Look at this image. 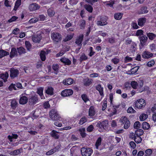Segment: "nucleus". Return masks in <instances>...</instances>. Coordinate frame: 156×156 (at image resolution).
Here are the masks:
<instances>
[{"label":"nucleus","instance_id":"obj_1","mask_svg":"<svg viewBox=\"0 0 156 156\" xmlns=\"http://www.w3.org/2000/svg\"><path fill=\"white\" fill-rule=\"evenodd\" d=\"M51 37L55 43H57L61 41V35L59 33L53 32L51 33Z\"/></svg>","mask_w":156,"mask_h":156},{"label":"nucleus","instance_id":"obj_2","mask_svg":"<svg viewBox=\"0 0 156 156\" xmlns=\"http://www.w3.org/2000/svg\"><path fill=\"white\" fill-rule=\"evenodd\" d=\"M49 115L50 118L54 121L59 120L60 118L57 111L55 109H53L50 111Z\"/></svg>","mask_w":156,"mask_h":156},{"label":"nucleus","instance_id":"obj_3","mask_svg":"<svg viewBox=\"0 0 156 156\" xmlns=\"http://www.w3.org/2000/svg\"><path fill=\"white\" fill-rule=\"evenodd\" d=\"M108 121L105 120L100 123H98L96 126L99 128L98 130L101 132H102L103 130L106 128L108 125Z\"/></svg>","mask_w":156,"mask_h":156},{"label":"nucleus","instance_id":"obj_4","mask_svg":"<svg viewBox=\"0 0 156 156\" xmlns=\"http://www.w3.org/2000/svg\"><path fill=\"white\" fill-rule=\"evenodd\" d=\"M81 151L83 156H90L92 153V150L90 148L83 147L81 149Z\"/></svg>","mask_w":156,"mask_h":156},{"label":"nucleus","instance_id":"obj_5","mask_svg":"<svg viewBox=\"0 0 156 156\" xmlns=\"http://www.w3.org/2000/svg\"><path fill=\"white\" fill-rule=\"evenodd\" d=\"M146 103L145 100L141 99L138 100L135 102V106L138 108H142L146 105Z\"/></svg>","mask_w":156,"mask_h":156},{"label":"nucleus","instance_id":"obj_6","mask_svg":"<svg viewBox=\"0 0 156 156\" xmlns=\"http://www.w3.org/2000/svg\"><path fill=\"white\" fill-rule=\"evenodd\" d=\"M120 121L122 124H124V128L125 129H127L130 126V122L128 119L126 117H121Z\"/></svg>","mask_w":156,"mask_h":156},{"label":"nucleus","instance_id":"obj_7","mask_svg":"<svg viewBox=\"0 0 156 156\" xmlns=\"http://www.w3.org/2000/svg\"><path fill=\"white\" fill-rule=\"evenodd\" d=\"M42 37L41 33H37L32 36V39L33 41L35 43H39Z\"/></svg>","mask_w":156,"mask_h":156},{"label":"nucleus","instance_id":"obj_8","mask_svg":"<svg viewBox=\"0 0 156 156\" xmlns=\"http://www.w3.org/2000/svg\"><path fill=\"white\" fill-rule=\"evenodd\" d=\"M38 98L36 95L32 96L29 99L28 102L30 105H33L36 104L38 101Z\"/></svg>","mask_w":156,"mask_h":156},{"label":"nucleus","instance_id":"obj_9","mask_svg":"<svg viewBox=\"0 0 156 156\" xmlns=\"http://www.w3.org/2000/svg\"><path fill=\"white\" fill-rule=\"evenodd\" d=\"M139 38L140 42V44L142 47H143L147 42L148 39L147 37L144 35L140 36Z\"/></svg>","mask_w":156,"mask_h":156},{"label":"nucleus","instance_id":"obj_10","mask_svg":"<svg viewBox=\"0 0 156 156\" xmlns=\"http://www.w3.org/2000/svg\"><path fill=\"white\" fill-rule=\"evenodd\" d=\"M73 93V91L71 89H66L61 92V95L63 97H67L72 95Z\"/></svg>","mask_w":156,"mask_h":156},{"label":"nucleus","instance_id":"obj_11","mask_svg":"<svg viewBox=\"0 0 156 156\" xmlns=\"http://www.w3.org/2000/svg\"><path fill=\"white\" fill-rule=\"evenodd\" d=\"M10 71V76L12 78H14L15 77H17L19 74V70L17 69L12 68Z\"/></svg>","mask_w":156,"mask_h":156},{"label":"nucleus","instance_id":"obj_12","mask_svg":"<svg viewBox=\"0 0 156 156\" xmlns=\"http://www.w3.org/2000/svg\"><path fill=\"white\" fill-rule=\"evenodd\" d=\"M40 6L36 3H33L30 4L29 6V9L30 11H33L38 9Z\"/></svg>","mask_w":156,"mask_h":156},{"label":"nucleus","instance_id":"obj_13","mask_svg":"<svg viewBox=\"0 0 156 156\" xmlns=\"http://www.w3.org/2000/svg\"><path fill=\"white\" fill-rule=\"evenodd\" d=\"M73 80L70 78L66 79L63 81V83L66 85L72 84L73 83Z\"/></svg>","mask_w":156,"mask_h":156},{"label":"nucleus","instance_id":"obj_14","mask_svg":"<svg viewBox=\"0 0 156 156\" xmlns=\"http://www.w3.org/2000/svg\"><path fill=\"white\" fill-rule=\"evenodd\" d=\"M48 53V51H45L42 50L41 51L40 53V56L41 60L43 61H44L46 59V54Z\"/></svg>","mask_w":156,"mask_h":156},{"label":"nucleus","instance_id":"obj_15","mask_svg":"<svg viewBox=\"0 0 156 156\" xmlns=\"http://www.w3.org/2000/svg\"><path fill=\"white\" fill-rule=\"evenodd\" d=\"M146 21V19L144 17L139 18L138 20V24L140 26L142 27L145 23Z\"/></svg>","mask_w":156,"mask_h":156},{"label":"nucleus","instance_id":"obj_16","mask_svg":"<svg viewBox=\"0 0 156 156\" xmlns=\"http://www.w3.org/2000/svg\"><path fill=\"white\" fill-rule=\"evenodd\" d=\"M83 34L80 35L79 37L76 39L75 41L76 44L79 46L80 45V46H81V43L83 41Z\"/></svg>","mask_w":156,"mask_h":156},{"label":"nucleus","instance_id":"obj_17","mask_svg":"<svg viewBox=\"0 0 156 156\" xmlns=\"http://www.w3.org/2000/svg\"><path fill=\"white\" fill-rule=\"evenodd\" d=\"M27 98L25 96H23L20 98L19 103L20 104L24 105L27 103L28 101Z\"/></svg>","mask_w":156,"mask_h":156},{"label":"nucleus","instance_id":"obj_18","mask_svg":"<svg viewBox=\"0 0 156 156\" xmlns=\"http://www.w3.org/2000/svg\"><path fill=\"white\" fill-rule=\"evenodd\" d=\"M146 35L147 38L148 37L149 39L151 41L153 40L156 37V35L152 33L147 32Z\"/></svg>","mask_w":156,"mask_h":156},{"label":"nucleus","instance_id":"obj_19","mask_svg":"<svg viewBox=\"0 0 156 156\" xmlns=\"http://www.w3.org/2000/svg\"><path fill=\"white\" fill-rule=\"evenodd\" d=\"M60 60L62 62L66 65H69L71 63V61L69 59L65 57L62 58Z\"/></svg>","mask_w":156,"mask_h":156},{"label":"nucleus","instance_id":"obj_20","mask_svg":"<svg viewBox=\"0 0 156 156\" xmlns=\"http://www.w3.org/2000/svg\"><path fill=\"white\" fill-rule=\"evenodd\" d=\"M95 113L94 108L93 106L90 107L89 110V115L90 116L92 117L94 116Z\"/></svg>","mask_w":156,"mask_h":156},{"label":"nucleus","instance_id":"obj_21","mask_svg":"<svg viewBox=\"0 0 156 156\" xmlns=\"http://www.w3.org/2000/svg\"><path fill=\"white\" fill-rule=\"evenodd\" d=\"M153 55L152 53L145 51L143 53L142 56L144 58H147L152 57Z\"/></svg>","mask_w":156,"mask_h":156},{"label":"nucleus","instance_id":"obj_22","mask_svg":"<svg viewBox=\"0 0 156 156\" xmlns=\"http://www.w3.org/2000/svg\"><path fill=\"white\" fill-rule=\"evenodd\" d=\"M17 55V52L16 48H12L10 52V58H13L15 56Z\"/></svg>","mask_w":156,"mask_h":156},{"label":"nucleus","instance_id":"obj_23","mask_svg":"<svg viewBox=\"0 0 156 156\" xmlns=\"http://www.w3.org/2000/svg\"><path fill=\"white\" fill-rule=\"evenodd\" d=\"M96 89L99 92L101 96H104V94L103 92V88L102 87H101V85H98L96 87Z\"/></svg>","mask_w":156,"mask_h":156},{"label":"nucleus","instance_id":"obj_24","mask_svg":"<svg viewBox=\"0 0 156 156\" xmlns=\"http://www.w3.org/2000/svg\"><path fill=\"white\" fill-rule=\"evenodd\" d=\"M59 66L58 64H54L52 66V69L54 71V73L57 74L58 72Z\"/></svg>","mask_w":156,"mask_h":156},{"label":"nucleus","instance_id":"obj_25","mask_svg":"<svg viewBox=\"0 0 156 156\" xmlns=\"http://www.w3.org/2000/svg\"><path fill=\"white\" fill-rule=\"evenodd\" d=\"M8 76L9 74L7 72L5 73L4 74H2L0 75V78L4 80V82H5L7 81Z\"/></svg>","mask_w":156,"mask_h":156},{"label":"nucleus","instance_id":"obj_26","mask_svg":"<svg viewBox=\"0 0 156 156\" xmlns=\"http://www.w3.org/2000/svg\"><path fill=\"white\" fill-rule=\"evenodd\" d=\"M22 149V148H20L14 150L13 151H11L9 154L10 155H18L21 153V151Z\"/></svg>","mask_w":156,"mask_h":156},{"label":"nucleus","instance_id":"obj_27","mask_svg":"<svg viewBox=\"0 0 156 156\" xmlns=\"http://www.w3.org/2000/svg\"><path fill=\"white\" fill-rule=\"evenodd\" d=\"M9 55V53L3 50H0V58Z\"/></svg>","mask_w":156,"mask_h":156},{"label":"nucleus","instance_id":"obj_28","mask_svg":"<svg viewBox=\"0 0 156 156\" xmlns=\"http://www.w3.org/2000/svg\"><path fill=\"white\" fill-rule=\"evenodd\" d=\"M123 13H117L114 15V17L115 20H119L122 18Z\"/></svg>","mask_w":156,"mask_h":156},{"label":"nucleus","instance_id":"obj_29","mask_svg":"<svg viewBox=\"0 0 156 156\" xmlns=\"http://www.w3.org/2000/svg\"><path fill=\"white\" fill-rule=\"evenodd\" d=\"M45 92L48 94L52 95L53 94V89L51 87H48L46 90Z\"/></svg>","mask_w":156,"mask_h":156},{"label":"nucleus","instance_id":"obj_30","mask_svg":"<svg viewBox=\"0 0 156 156\" xmlns=\"http://www.w3.org/2000/svg\"><path fill=\"white\" fill-rule=\"evenodd\" d=\"M17 50L18 53L20 55L26 53V50L23 47H21L18 48H17Z\"/></svg>","mask_w":156,"mask_h":156},{"label":"nucleus","instance_id":"obj_31","mask_svg":"<svg viewBox=\"0 0 156 156\" xmlns=\"http://www.w3.org/2000/svg\"><path fill=\"white\" fill-rule=\"evenodd\" d=\"M48 13L49 16L52 17L54 15L55 12L53 9L50 8L48 9Z\"/></svg>","mask_w":156,"mask_h":156},{"label":"nucleus","instance_id":"obj_32","mask_svg":"<svg viewBox=\"0 0 156 156\" xmlns=\"http://www.w3.org/2000/svg\"><path fill=\"white\" fill-rule=\"evenodd\" d=\"M84 7L89 12H92L93 8L91 6L89 5L86 4L84 5Z\"/></svg>","mask_w":156,"mask_h":156},{"label":"nucleus","instance_id":"obj_33","mask_svg":"<svg viewBox=\"0 0 156 156\" xmlns=\"http://www.w3.org/2000/svg\"><path fill=\"white\" fill-rule=\"evenodd\" d=\"M102 139L101 137H99L96 141L95 144L96 148L97 149H98V147L100 146L101 144Z\"/></svg>","mask_w":156,"mask_h":156},{"label":"nucleus","instance_id":"obj_34","mask_svg":"<svg viewBox=\"0 0 156 156\" xmlns=\"http://www.w3.org/2000/svg\"><path fill=\"white\" fill-rule=\"evenodd\" d=\"M51 135L52 137L55 139H58L59 137L58 133L55 130H53L51 133Z\"/></svg>","mask_w":156,"mask_h":156},{"label":"nucleus","instance_id":"obj_35","mask_svg":"<svg viewBox=\"0 0 156 156\" xmlns=\"http://www.w3.org/2000/svg\"><path fill=\"white\" fill-rule=\"evenodd\" d=\"M21 4V0H17L16 2L14 8V10L16 11L17 8Z\"/></svg>","mask_w":156,"mask_h":156},{"label":"nucleus","instance_id":"obj_36","mask_svg":"<svg viewBox=\"0 0 156 156\" xmlns=\"http://www.w3.org/2000/svg\"><path fill=\"white\" fill-rule=\"evenodd\" d=\"M79 131L80 133L81 136L82 137H85L86 136V134L85 133V129L84 128L80 129Z\"/></svg>","mask_w":156,"mask_h":156},{"label":"nucleus","instance_id":"obj_37","mask_svg":"<svg viewBox=\"0 0 156 156\" xmlns=\"http://www.w3.org/2000/svg\"><path fill=\"white\" fill-rule=\"evenodd\" d=\"M150 127V125L146 122H144L142 123V128L144 129H148Z\"/></svg>","mask_w":156,"mask_h":156},{"label":"nucleus","instance_id":"obj_38","mask_svg":"<svg viewBox=\"0 0 156 156\" xmlns=\"http://www.w3.org/2000/svg\"><path fill=\"white\" fill-rule=\"evenodd\" d=\"M135 133L136 136H140L143 134L144 131L141 129H137L135 131Z\"/></svg>","mask_w":156,"mask_h":156},{"label":"nucleus","instance_id":"obj_39","mask_svg":"<svg viewBox=\"0 0 156 156\" xmlns=\"http://www.w3.org/2000/svg\"><path fill=\"white\" fill-rule=\"evenodd\" d=\"M147 9V8L146 7H142L140 9V11L139 12V14L147 13L148 12V10Z\"/></svg>","mask_w":156,"mask_h":156},{"label":"nucleus","instance_id":"obj_40","mask_svg":"<svg viewBox=\"0 0 156 156\" xmlns=\"http://www.w3.org/2000/svg\"><path fill=\"white\" fill-rule=\"evenodd\" d=\"M148 115L144 113L141 114L140 116V121L145 120L148 118Z\"/></svg>","mask_w":156,"mask_h":156},{"label":"nucleus","instance_id":"obj_41","mask_svg":"<svg viewBox=\"0 0 156 156\" xmlns=\"http://www.w3.org/2000/svg\"><path fill=\"white\" fill-rule=\"evenodd\" d=\"M150 49L151 51L154 52L156 51V44L153 43L149 46Z\"/></svg>","mask_w":156,"mask_h":156},{"label":"nucleus","instance_id":"obj_42","mask_svg":"<svg viewBox=\"0 0 156 156\" xmlns=\"http://www.w3.org/2000/svg\"><path fill=\"white\" fill-rule=\"evenodd\" d=\"M17 102L15 100H12L11 102V106L12 108L13 109H15L17 105Z\"/></svg>","mask_w":156,"mask_h":156},{"label":"nucleus","instance_id":"obj_43","mask_svg":"<svg viewBox=\"0 0 156 156\" xmlns=\"http://www.w3.org/2000/svg\"><path fill=\"white\" fill-rule=\"evenodd\" d=\"M81 98L85 103L89 101V99L87 95L86 94H83L81 95Z\"/></svg>","mask_w":156,"mask_h":156},{"label":"nucleus","instance_id":"obj_44","mask_svg":"<svg viewBox=\"0 0 156 156\" xmlns=\"http://www.w3.org/2000/svg\"><path fill=\"white\" fill-rule=\"evenodd\" d=\"M87 120V118L85 117H83L80 119L79 123L80 125H82L86 122Z\"/></svg>","mask_w":156,"mask_h":156},{"label":"nucleus","instance_id":"obj_45","mask_svg":"<svg viewBox=\"0 0 156 156\" xmlns=\"http://www.w3.org/2000/svg\"><path fill=\"white\" fill-rule=\"evenodd\" d=\"M134 140L136 143L139 144L141 142L142 139L140 136H136L135 138H134Z\"/></svg>","mask_w":156,"mask_h":156},{"label":"nucleus","instance_id":"obj_46","mask_svg":"<svg viewBox=\"0 0 156 156\" xmlns=\"http://www.w3.org/2000/svg\"><path fill=\"white\" fill-rule=\"evenodd\" d=\"M26 47L28 51H30L31 48V45L29 41H26L25 42Z\"/></svg>","mask_w":156,"mask_h":156},{"label":"nucleus","instance_id":"obj_47","mask_svg":"<svg viewBox=\"0 0 156 156\" xmlns=\"http://www.w3.org/2000/svg\"><path fill=\"white\" fill-rule=\"evenodd\" d=\"M140 124L139 121H136L133 125V127L135 129H138L140 127Z\"/></svg>","mask_w":156,"mask_h":156},{"label":"nucleus","instance_id":"obj_48","mask_svg":"<svg viewBox=\"0 0 156 156\" xmlns=\"http://www.w3.org/2000/svg\"><path fill=\"white\" fill-rule=\"evenodd\" d=\"M131 85L133 89H136L138 87V83L135 81H132L131 82Z\"/></svg>","mask_w":156,"mask_h":156},{"label":"nucleus","instance_id":"obj_49","mask_svg":"<svg viewBox=\"0 0 156 156\" xmlns=\"http://www.w3.org/2000/svg\"><path fill=\"white\" fill-rule=\"evenodd\" d=\"M127 112L129 113H134L136 112V111L132 107H130L128 109Z\"/></svg>","mask_w":156,"mask_h":156},{"label":"nucleus","instance_id":"obj_50","mask_svg":"<svg viewBox=\"0 0 156 156\" xmlns=\"http://www.w3.org/2000/svg\"><path fill=\"white\" fill-rule=\"evenodd\" d=\"M143 33L144 32L142 30H138L136 32V35L137 36H139V37L141 35L143 36V35H144Z\"/></svg>","mask_w":156,"mask_h":156},{"label":"nucleus","instance_id":"obj_51","mask_svg":"<svg viewBox=\"0 0 156 156\" xmlns=\"http://www.w3.org/2000/svg\"><path fill=\"white\" fill-rule=\"evenodd\" d=\"M87 59V57L86 55L83 53L81 56L80 58V61L81 62L83 60H85Z\"/></svg>","mask_w":156,"mask_h":156},{"label":"nucleus","instance_id":"obj_52","mask_svg":"<svg viewBox=\"0 0 156 156\" xmlns=\"http://www.w3.org/2000/svg\"><path fill=\"white\" fill-rule=\"evenodd\" d=\"M145 154L146 156H150L152 153V151L151 149H148L145 151Z\"/></svg>","mask_w":156,"mask_h":156},{"label":"nucleus","instance_id":"obj_53","mask_svg":"<svg viewBox=\"0 0 156 156\" xmlns=\"http://www.w3.org/2000/svg\"><path fill=\"white\" fill-rule=\"evenodd\" d=\"M107 18L106 16H101L100 18V21L102 22L106 23L107 24Z\"/></svg>","mask_w":156,"mask_h":156},{"label":"nucleus","instance_id":"obj_54","mask_svg":"<svg viewBox=\"0 0 156 156\" xmlns=\"http://www.w3.org/2000/svg\"><path fill=\"white\" fill-rule=\"evenodd\" d=\"M80 28L81 29H83L85 27V21L84 20H81L80 21Z\"/></svg>","mask_w":156,"mask_h":156},{"label":"nucleus","instance_id":"obj_55","mask_svg":"<svg viewBox=\"0 0 156 156\" xmlns=\"http://www.w3.org/2000/svg\"><path fill=\"white\" fill-rule=\"evenodd\" d=\"M112 62L115 64L118 63L119 61V58H115L111 60Z\"/></svg>","mask_w":156,"mask_h":156},{"label":"nucleus","instance_id":"obj_56","mask_svg":"<svg viewBox=\"0 0 156 156\" xmlns=\"http://www.w3.org/2000/svg\"><path fill=\"white\" fill-rule=\"evenodd\" d=\"M20 29L17 28H16L12 31V33L15 35H17L20 33Z\"/></svg>","mask_w":156,"mask_h":156},{"label":"nucleus","instance_id":"obj_57","mask_svg":"<svg viewBox=\"0 0 156 156\" xmlns=\"http://www.w3.org/2000/svg\"><path fill=\"white\" fill-rule=\"evenodd\" d=\"M11 1H9L8 0H5L4 2V4L5 6L11 7L10 4Z\"/></svg>","mask_w":156,"mask_h":156},{"label":"nucleus","instance_id":"obj_58","mask_svg":"<svg viewBox=\"0 0 156 156\" xmlns=\"http://www.w3.org/2000/svg\"><path fill=\"white\" fill-rule=\"evenodd\" d=\"M97 24L98 26H103L107 25V23L105 22L104 23V22H102L99 20L97 21Z\"/></svg>","mask_w":156,"mask_h":156},{"label":"nucleus","instance_id":"obj_59","mask_svg":"<svg viewBox=\"0 0 156 156\" xmlns=\"http://www.w3.org/2000/svg\"><path fill=\"white\" fill-rule=\"evenodd\" d=\"M18 18L17 17L15 16H13L12 17L9 19L8 21V22L9 23L12 22L14 21Z\"/></svg>","mask_w":156,"mask_h":156},{"label":"nucleus","instance_id":"obj_60","mask_svg":"<svg viewBox=\"0 0 156 156\" xmlns=\"http://www.w3.org/2000/svg\"><path fill=\"white\" fill-rule=\"evenodd\" d=\"M43 88L42 87H40L37 89V92L39 95L43 94Z\"/></svg>","mask_w":156,"mask_h":156},{"label":"nucleus","instance_id":"obj_61","mask_svg":"<svg viewBox=\"0 0 156 156\" xmlns=\"http://www.w3.org/2000/svg\"><path fill=\"white\" fill-rule=\"evenodd\" d=\"M154 64V60L149 61L147 63V65L148 66L151 67Z\"/></svg>","mask_w":156,"mask_h":156},{"label":"nucleus","instance_id":"obj_62","mask_svg":"<svg viewBox=\"0 0 156 156\" xmlns=\"http://www.w3.org/2000/svg\"><path fill=\"white\" fill-rule=\"evenodd\" d=\"M43 107L45 108H48L50 107L49 102L48 101L44 102L43 104Z\"/></svg>","mask_w":156,"mask_h":156},{"label":"nucleus","instance_id":"obj_63","mask_svg":"<svg viewBox=\"0 0 156 156\" xmlns=\"http://www.w3.org/2000/svg\"><path fill=\"white\" fill-rule=\"evenodd\" d=\"M107 107V102L106 101H104L102 107V110L103 111L105 110Z\"/></svg>","mask_w":156,"mask_h":156},{"label":"nucleus","instance_id":"obj_64","mask_svg":"<svg viewBox=\"0 0 156 156\" xmlns=\"http://www.w3.org/2000/svg\"><path fill=\"white\" fill-rule=\"evenodd\" d=\"M46 18V17L43 15H40L39 16V20L40 21H44Z\"/></svg>","mask_w":156,"mask_h":156}]
</instances>
